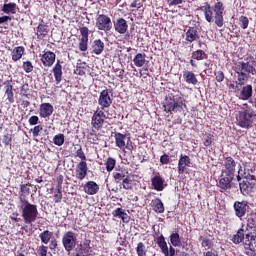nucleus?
<instances>
[{
  "label": "nucleus",
  "instance_id": "nucleus-1",
  "mask_svg": "<svg viewBox=\"0 0 256 256\" xmlns=\"http://www.w3.org/2000/svg\"><path fill=\"white\" fill-rule=\"evenodd\" d=\"M245 61H238L234 64V71L238 75V85L240 86L245 85L249 81V75H256L255 58L250 56L245 58Z\"/></svg>",
  "mask_w": 256,
  "mask_h": 256
},
{
  "label": "nucleus",
  "instance_id": "nucleus-2",
  "mask_svg": "<svg viewBox=\"0 0 256 256\" xmlns=\"http://www.w3.org/2000/svg\"><path fill=\"white\" fill-rule=\"evenodd\" d=\"M19 201L21 203L22 218L26 225H31L37 221L39 216V210L37 209L36 204H32L23 196H19Z\"/></svg>",
  "mask_w": 256,
  "mask_h": 256
},
{
  "label": "nucleus",
  "instance_id": "nucleus-3",
  "mask_svg": "<svg viewBox=\"0 0 256 256\" xmlns=\"http://www.w3.org/2000/svg\"><path fill=\"white\" fill-rule=\"evenodd\" d=\"M164 111L166 113H181L183 112V100L181 97L169 94L164 102Z\"/></svg>",
  "mask_w": 256,
  "mask_h": 256
},
{
  "label": "nucleus",
  "instance_id": "nucleus-4",
  "mask_svg": "<svg viewBox=\"0 0 256 256\" xmlns=\"http://www.w3.org/2000/svg\"><path fill=\"white\" fill-rule=\"evenodd\" d=\"M255 112L250 110H242L238 114V125L242 129H251L253 127V119H255Z\"/></svg>",
  "mask_w": 256,
  "mask_h": 256
},
{
  "label": "nucleus",
  "instance_id": "nucleus-5",
  "mask_svg": "<svg viewBox=\"0 0 256 256\" xmlns=\"http://www.w3.org/2000/svg\"><path fill=\"white\" fill-rule=\"evenodd\" d=\"M96 28L98 31L109 33V31L113 29V21H111V17L107 14H98L96 17Z\"/></svg>",
  "mask_w": 256,
  "mask_h": 256
},
{
  "label": "nucleus",
  "instance_id": "nucleus-6",
  "mask_svg": "<svg viewBox=\"0 0 256 256\" xmlns=\"http://www.w3.org/2000/svg\"><path fill=\"white\" fill-rule=\"evenodd\" d=\"M62 245L67 253H71L77 247V235L73 231H67L62 236Z\"/></svg>",
  "mask_w": 256,
  "mask_h": 256
},
{
  "label": "nucleus",
  "instance_id": "nucleus-7",
  "mask_svg": "<svg viewBox=\"0 0 256 256\" xmlns=\"http://www.w3.org/2000/svg\"><path fill=\"white\" fill-rule=\"evenodd\" d=\"M106 119H107V114H105L103 109L97 108L91 118V125L93 129H96V131L103 129V125L105 124Z\"/></svg>",
  "mask_w": 256,
  "mask_h": 256
},
{
  "label": "nucleus",
  "instance_id": "nucleus-8",
  "mask_svg": "<svg viewBox=\"0 0 256 256\" xmlns=\"http://www.w3.org/2000/svg\"><path fill=\"white\" fill-rule=\"evenodd\" d=\"M98 105L102 110L109 109V106L113 105V89H105L100 92Z\"/></svg>",
  "mask_w": 256,
  "mask_h": 256
},
{
  "label": "nucleus",
  "instance_id": "nucleus-9",
  "mask_svg": "<svg viewBox=\"0 0 256 256\" xmlns=\"http://www.w3.org/2000/svg\"><path fill=\"white\" fill-rule=\"evenodd\" d=\"M256 178L255 175H247L246 179L239 183L240 191L242 195H249L255 188Z\"/></svg>",
  "mask_w": 256,
  "mask_h": 256
},
{
  "label": "nucleus",
  "instance_id": "nucleus-10",
  "mask_svg": "<svg viewBox=\"0 0 256 256\" xmlns=\"http://www.w3.org/2000/svg\"><path fill=\"white\" fill-rule=\"evenodd\" d=\"M233 179H235V176L221 172V176L217 185L220 189V193H225V191L233 187Z\"/></svg>",
  "mask_w": 256,
  "mask_h": 256
},
{
  "label": "nucleus",
  "instance_id": "nucleus-11",
  "mask_svg": "<svg viewBox=\"0 0 256 256\" xmlns=\"http://www.w3.org/2000/svg\"><path fill=\"white\" fill-rule=\"evenodd\" d=\"M80 35L78 49L85 53L89 49V28L87 26L80 27Z\"/></svg>",
  "mask_w": 256,
  "mask_h": 256
},
{
  "label": "nucleus",
  "instance_id": "nucleus-12",
  "mask_svg": "<svg viewBox=\"0 0 256 256\" xmlns=\"http://www.w3.org/2000/svg\"><path fill=\"white\" fill-rule=\"evenodd\" d=\"M224 162H223V169L221 173L227 174V175H232L235 176V169L237 167V162L233 157L231 156H225L223 155Z\"/></svg>",
  "mask_w": 256,
  "mask_h": 256
},
{
  "label": "nucleus",
  "instance_id": "nucleus-13",
  "mask_svg": "<svg viewBox=\"0 0 256 256\" xmlns=\"http://www.w3.org/2000/svg\"><path fill=\"white\" fill-rule=\"evenodd\" d=\"M233 209L236 217H238V219H243V217L247 215V211H249V202L246 200L235 201Z\"/></svg>",
  "mask_w": 256,
  "mask_h": 256
},
{
  "label": "nucleus",
  "instance_id": "nucleus-14",
  "mask_svg": "<svg viewBox=\"0 0 256 256\" xmlns=\"http://www.w3.org/2000/svg\"><path fill=\"white\" fill-rule=\"evenodd\" d=\"M191 171V158L187 155H181L178 161V173L179 175H189Z\"/></svg>",
  "mask_w": 256,
  "mask_h": 256
},
{
  "label": "nucleus",
  "instance_id": "nucleus-15",
  "mask_svg": "<svg viewBox=\"0 0 256 256\" xmlns=\"http://www.w3.org/2000/svg\"><path fill=\"white\" fill-rule=\"evenodd\" d=\"M55 59H57V55L51 50H44L43 54L40 56V61L44 67H53Z\"/></svg>",
  "mask_w": 256,
  "mask_h": 256
},
{
  "label": "nucleus",
  "instance_id": "nucleus-16",
  "mask_svg": "<svg viewBox=\"0 0 256 256\" xmlns=\"http://www.w3.org/2000/svg\"><path fill=\"white\" fill-rule=\"evenodd\" d=\"M114 138H115V145L119 149H122L125 151V149H128V151H133V145L125 144V139H127V135L120 133V132H114Z\"/></svg>",
  "mask_w": 256,
  "mask_h": 256
},
{
  "label": "nucleus",
  "instance_id": "nucleus-17",
  "mask_svg": "<svg viewBox=\"0 0 256 256\" xmlns=\"http://www.w3.org/2000/svg\"><path fill=\"white\" fill-rule=\"evenodd\" d=\"M112 27H114V30L116 33H119V35H125L129 30V24H127V20H125V18H117L112 24Z\"/></svg>",
  "mask_w": 256,
  "mask_h": 256
},
{
  "label": "nucleus",
  "instance_id": "nucleus-18",
  "mask_svg": "<svg viewBox=\"0 0 256 256\" xmlns=\"http://www.w3.org/2000/svg\"><path fill=\"white\" fill-rule=\"evenodd\" d=\"M244 248L247 251H252V253H255V251H256V234H253V232H249L245 235Z\"/></svg>",
  "mask_w": 256,
  "mask_h": 256
},
{
  "label": "nucleus",
  "instance_id": "nucleus-19",
  "mask_svg": "<svg viewBox=\"0 0 256 256\" xmlns=\"http://www.w3.org/2000/svg\"><path fill=\"white\" fill-rule=\"evenodd\" d=\"M53 111H55L53 104L45 102L40 105L39 115L42 119H47L53 115Z\"/></svg>",
  "mask_w": 256,
  "mask_h": 256
},
{
  "label": "nucleus",
  "instance_id": "nucleus-20",
  "mask_svg": "<svg viewBox=\"0 0 256 256\" xmlns=\"http://www.w3.org/2000/svg\"><path fill=\"white\" fill-rule=\"evenodd\" d=\"M151 183L155 191H163L165 187H167V184H165V179H163L159 173L151 178Z\"/></svg>",
  "mask_w": 256,
  "mask_h": 256
},
{
  "label": "nucleus",
  "instance_id": "nucleus-21",
  "mask_svg": "<svg viewBox=\"0 0 256 256\" xmlns=\"http://www.w3.org/2000/svg\"><path fill=\"white\" fill-rule=\"evenodd\" d=\"M89 171V167L87 166V162L80 161L76 166V177L79 181H83L85 177H87V173Z\"/></svg>",
  "mask_w": 256,
  "mask_h": 256
},
{
  "label": "nucleus",
  "instance_id": "nucleus-22",
  "mask_svg": "<svg viewBox=\"0 0 256 256\" xmlns=\"http://www.w3.org/2000/svg\"><path fill=\"white\" fill-rule=\"evenodd\" d=\"M52 73L54 75L56 85H59V83L63 81V66L61 65V62L59 60L54 65Z\"/></svg>",
  "mask_w": 256,
  "mask_h": 256
},
{
  "label": "nucleus",
  "instance_id": "nucleus-23",
  "mask_svg": "<svg viewBox=\"0 0 256 256\" xmlns=\"http://www.w3.org/2000/svg\"><path fill=\"white\" fill-rule=\"evenodd\" d=\"M4 90L8 103H10V105L15 103V92L13 90V84H11L9 81H6L4 83Z\"/></svg>",
  "mask_w": 256,
  "mask_h": 256
},
{
  "label": "nucleus",
  "instance_id": "nucleus-24",
  "mask_svg": "<svg viewBox=\"0 0 256 256\" xmlns=\"http://www.w3.org/2000/svg\"><path fill=\"white\" fill-rule=\"evenodd\" d=\"M84 192L87 195H97L99 193V184L95 181H88L84 185Z\"/></svg>",
  "mask_w": 256,
  "mask_h": 256
},
{
  "label": "nucleus",
  "instance_id": "nucleus-25",
  "mask_svg": "<svg viewBox=\"0 0 256 256\" xmlns=\"http://www.w3.org/2000/svg\"><path fill=\"white\" fill-rule=\"evenodd\" d=\"M197 11H203L205 19L208 23L213 22V10L211 9V4L206 2L204 6L196 9Z\"/></svg>",
  "mask_w": 256,
  "mask_h": 256
},
{
  "label": "nucleus",
  "instance_id": "nucleus-26",
  "mask_svg": "<svg viewBox=\"0 0 256 256\" xmlns=\"http://www.w3.org/2000/svg\"><path fill=\"white\" fill-rule=\"evenodd\" d=\"M91 49L94 55H101L105 51V42L101 39H96L92 42Z\"/></svg>",
  "mask_w": 256,
  "mask_h": 256
},
{
  "label": "nucleus",
  "instance_id": "nucleus-27",
  "mask_svg": "<svg viewBox=\"0 0 256 256\" xmlns=\"http://www.w3.org/2000/svg\"><path fill=\"white\" fill-rule=\"evenodd\" d=\"M0 11L8 16L15 15L17 13V3L9 2V3L3 4Z\"/></svg>",
  "mask_w": 256,
  "mask_h": 256
},
{
  "label": "nucleus",
  "instance_id": "nucleus-28",
  "mask_svg": "<svg viewBox=\"0 0 256 256\" xmlns=\"http://www.w3.org/2000/svg\"><path fill=\"white\" fill-rule=\"evenodd\" d=\"M256 230V213L251 212L247 215L246 218V231H255Z\"/></svg>",
  "mask_w": 256,
  "mask_h": 256
},
{
  "label": "nucleus",
  "instance_id": "nucleus-29",
  "mask_svg": "<svg viewBox=\"0 0 256 256\" xmlns=\"http://www.w3.org/2000/svg\"><path fill=\"white\" fill-rule=\"evenodd\" d=\"M11 55H12V61H14V63H17V61H20L23 55H25V47L18 46L13 48V50L11 51Z\"/></svg>",
  "mask_w": 256,
  "mask_h": 256
},
{
  "label": "nucleus",
  "instance_id": "nucleus-30",
  "mask_svg": "<svg viewBox=\"0 0 256 256\" xmlns=\"http://www.w3.org/2000/svg\"><path fill=\"white\" fill-rule=\"evenodd\" d=\"M151 207L155 213H165V205L163 204V201L160 200V198H154L151 201Z\"/></svg>",
  "mask_w": 256,
  "mask_h": 256
},
{
  "label": "nucleus",
  "instance_id": "nucleus-31",
  "mask_svg": "<svg viewBox=\"0 0 256 256\" xmlns=\"http://www.w3.org/2000/svg\"><path fill=\"white\" fill-rule=\"evenodd\" d=\"M156 243L158 247L161 249L163 255L169 256V246H167V242L165 241V236L161 234L157 239Z\"/></svg>",
  "mask_w": 256,
  "mask_h": 256
},
{
  "label": "nucleus",
  "instance_id": "nucleus-32",
  "mask_svg": "<svg viewBox=\"0 0 256 256\" xmlns=\"http://www.w3.org/2000/svg\"><path fill=\"white\" fill-rule=\"evenodd\" d=\"M240 97L243 99V101H248V99H251V97H253V86L251 84L244 86L240 91Z\"/></svg>",
  "mask_w": 256,
  "mask_h": 256
},
{
  "label": "nucleus",
  "instance_id": "nucleus-33",
  "mask_svg": "<svg viewBox=\"0 0 256 256\" xmlns=\"http://www.w3.org/2000/svg\"><path fill=\"white\" fill-rule=\"evenodd\" d=\"M231 241L232 243H234V245H239L240 243H243V241H245V229H238L236 234L232 236Z\"/></svg>",
  "mask_w": 256,
  "mask_h": 256
},
{
  "label": "nucleus",
  "instance_id": "nucleus-34",
  "mask_svg": "<svg viewBox=\"0 0 256 256\" xmlns=\"http://www.w3.org/2000/svg\"><path fill=\"white\" fill-rule=\"evenodd\" d=\"M147 54L137 53L133 59L135 67H143L146 63Z\"/></svg>",
  "mask_w": 256,
  "mask_h": 256
},
{
  "label": "nucleus",
  "instance_id": "nucleus-35",
  "mask_svg": "<svg viewBox=\"0 0 256 256\" xmlns=\"http://www.w3.org/2000/svg\"><path fill=\"white\" fill-rule=\"evenodd\" d=\"M91 255V247L89 245L80 244L76 249V256H89Z\"/></svg>",
  "mask_w": 256,
  "mask_h": 256
},
{
  "label": "nucleus",
  "instance_id": "nucleus-36",
  "mask_svg": "<svg viewBox=\"0 0 256 256\" xmlns=\"http://www.w3.org/2000/svg\"><path fill=\"white\" fill-rule=\"evenodd\" d=\"M49 34V27L46 24H39L37 27V38L45 39Z\"/></svg>",
  "mask_w": 256,
  "mask_h": 256
},
{
  "label": "nucleus",
  "instance_id": "nucleus-37",
  "mask_svg": "<svg viewBox=\"0 0 256 256\" xmlns=\"http://www.w3.org/2000/svg\"><path fill=\"white\" fill-rule=\"evenodd\" d=\"M51 237H53V232L49 230H44L39 234L41 243H43L44 245H49V242L51 241Z\"/></svg>",
  "mask_w": 256,
  "mask_h": 256
},
{
  "label": "nucleus",
  "instance_id": "nucleus-38",
  "mask_svg": "<svg viewBox=\"0 0 256 256\" xmlns=\"http://www.w3.org/2000/svg\"><path fill=\"white\" fill-rule=\"evenodd\" d=\"M247 175H251V172H249V166L246 164L243 167H240L238 170V175H237V181H241V179H247Z\"/></svg>",
  "mask_w": 256,
  "mask_h": 256
},
{
  "label": "nucleus",
  "instance_id": "nucleus-39",
  "mask_svg": "<svg viewBox=\"0 0 256 256\" xmlns=\"http://www.w3.org/2000/svg\"><path fill=\"white\" fill-rule=\"evenodd\" d=\"M115 165H117V160H115V158L108 157L106 159L105 166H106V171L108 173H111V171H113V169H115Z\"/></svg>",
  "mask_w": 256,
  "mask_h": 256
},
{
  "label": "nucleus",
  "instance_id": "nucleus-40",
  "mask_svg": "<svg viewBox=\"0 0 256 256\" xmlns=\"http://www.w3.org/2000/svg\"><path fill=\"white\" fill-rule=\"evenodd\" d=\"M114 182L119 184L121 181H123L127 175H125V172L123 170H119L118 172H113L112 174Z\"/></svg>",
  "mask_w": 256,
  "mask_h": 256
},
{
  "label": "nucleus",
  "instance_id": "nucleus-41",
  "mask_svg": "<svg viewBox=\"0 0 256 256\" xmlns=\"http://www.w3.org/2000/svg\"><path fill=\"white\" fill-rule=\"evenodd\" d=\"M31 186V183L20 185V197H24V199H26L27 195L31 193V189L29 188Z\"/></svg>",
  "mask_w": 256,
  "mask_h": 256
},
{
  "label": "nucleus",
  "instance_id": "nucleus-42",
  "mask_svg": "<svg viewBox=\"0 0 256 256\" xmlns=\"http://www.w3.org/2000/svg\"><path fill=\"white\" fill-rule=\"evenodd\" d=\"M170 242L173 247H180L181 246V238L179 237V233H172L170 235Z\"/></svg>",
  "mask_w": 256,
  "mask_h": 256
},
{
  "label": "nucleus",
  "instance_id": "nucleus-43",
  "mask_svg": "<svg viewBox=\"0 0 256 256\" xmlns=\"http://www.w3.org/2000/svg\"><path fill=\"white\" fill-rule=\"evenodd\" d=\"M53 143L54 145H57L58 147H61L65 143V135L64 134H56L53 137Z\"/></svg>",
  "mask_w": 256,
  "mask_h": 256
},
{
  "label": "nucleus",
  "instance_id": "nucleus-44",
  "mask_svg": "<svg viewBox=\"0 0 256 256\" xmlns=\"http://www.w3.org/2000/svg\"><path fill=\"white\" fill-rule=\"evenodd\" d=\"M122 187H123V189H125L126 191H129V190L133 189V180H131V178H129V176H126V177L122 180Z\"/></svg>",
  "mask_w": 256,
  "mask_h": 256
},
{
  "label": "nucleus",
  "instance_id": "nucleus-45",
  "mask_svg": "<svg viewBox=\"0 0 256 256\" xmlns=\"http://www.w3.org/2000/svg\"><path fill=\"white\" fill-rule=\"evenodd\" d=\"M213 11L215 15H223V13L225 12V6L223 5V2H217L214 5Z\"/></svg>",
  "mask_w": 256,
  "mask_h": 256
},
{
  "label": "nucleus",
  "instance_id": "nucleus-46",
  "mask_svg": "<svg viewBox=\"0 0 256 256\" xmlns=\"http://www.w3.org/2000/svg\"><path fill=\"white\" fill-rule=\"evenodd\" d=\"M136 253L138 256H147V250L143 242H139L136 247Z\"/></svg>",
  "mask_w": 256,
  "mask_h": 256
},
{
  "label": "nucleus",
  "instance_id": "nucleus-47",
  "mask_svg": "<svg viewBox=\"0 0 256 256\" xmlns=\"http://www.w3.org/2000/svg\"><path fill=\"white\" fill-rule=\"evenodd\" d=\"M22 69L25 73H33V69H35V67L31 61H25L22 64Z\"/></svg>",
  "mask_w": 256,
  "mask_h": 256
},
{
  "label": "nucleus",
  "instance_id": "nucleus-48",
  "mask_svg": "<svg viewBox=\"0 0 256 256\" xmlns=\"http://www.w3.org/2000/svg\"><path fill=\"white\" fill-rule=\"evenodd\" d=\"M193 59H197V61L207 59V54H205V51L203 50H197L193 52Z\"/></svg>",
  "mask_w": 256,
  "mask_h": 256
},
{
  "label": "nucleus",
  "instance_id": "nucleus-49",
  "mask_svg": "<svg viewBox=\"0 0 256 256\" xmlns=\"http://www.w3.org/2000/svg\"><path fill=\"white\" fill-rule=\"evenodd\" d=\"M13 141V135L11 134H5L2 139V143L5 145V147H11Z\"/></svg>",
  "mask_w": 256,
  "mask_h": 256
},
{
  "label": "nucleus",
  "instance_id": "nucleus-50",
  "mask_svg": "<svg viewBox=\"0 0 256 256\" xmlns=\"http://www.w3.org/2000/svg\"><path fill=\"white\" fill-rule=\"evenodd\" d=\"M214 141H215V138H213V135L207 134L203 140V145H204V147H211V145H213Z\"/></svg>",
  "mask_w": 256,
  "mask_h": 256
},
{
  "label": "nucleus",
  "instance_id": "nucleus-51",
  "mask_svg": "<svg viewBox=\"0 0 256 256\" xmlns=\"http://www.w3.org/2000/svg\"><path fill=\"white\" fill-rule=\"evenodd\" d=\"M239 23L241 29H247L249 27V18L247 16H240Z\"/></svg>",
  "mask_w": 256,
  "mask_h": 256
},
{
  "label": "nucleus",
  "instance_id": "nucleus-52",
  "mask_svg": "<svg viewBox=\"0 0 256 256\" xmlns=\"http://www.w3.org/2000/svg\"><path fill=\"white\" fill-rule=\"evenodd\" d=\"M48 252H49V247H47L45 245H40L37 249L38 256H47Z\"/></svg>",
  "mask_w": 256,
  "mask_h": 256
},
{
  "label": "nucleus",
  "instance_id": "nucleus-53",
  "mask_svg": "<svg viewBox=\"0 0 256 256\" xmlns=\"http://www.w3.org/2000/svg\"><path fill=\"white\" fill-rule=\"evenodd\" d=\"M202 239V247H205L206 249H211V247H213V240H211V238H203Z\"/></svg>",
  "mask_w": 256,
  "mask_h": 256
},
{
  "label": "nucleus",
  "instance_id": "nucleus-54",
  "mask_svg": "<svg viewBox=\"0 0 256 256\" xmlns=\"http://www.w3.org/2000/svg\"><path fill=\"white\" fill-rule=\"evenodd\" d=\"M214 19H215V25H217V27H223L224 25L223 14H215Z\"/></svg>",
  "mask_w": 256,
  "mask_h": 256
},
{
  "label": "nucleus",
  "instance_id": "nucleus-55",
  "mask_svg": "<svg viewBox=\"0 0 256 256\" xmlns=\"http://www.w3.org/2000/svg\"><path fill=\"white\" fill-rule=\"evenodd\" d=\"M75 157H78L81 159V161L87 162V156L85 155V152L83 151V147L79 146V149L76 151Z\"/></svg>",
  "mask_w": 256,
  "mask_h": 256
},
{
  "label": "nucleus",
  "instance_id": "nucleus-56",
  "mask_svg": "<svg viewBox=\"0 0 256 256\" xmlns=\"http://www.w3.org/2000/svg\"><path fill=\"white\" fill-rule=\"evenodd\" d=\"M131 9H136L139 11V9L143 8V1L141 0H133L130 4Z\"/></svg>",
  "mask_w": 256,
  "mask_h": 256
},
{
  "label": "nucleus",
  "instance_id": "nucleus-57",
  "mask_svg": "<svg viewBox=\"0 0 256 256\" xmlns=\"http://www.w3.org/2000/svg\"><path fill=\"white\" fill-rule=\"evenodd\" d=\"M57 193L54 195V203H61L63 199V189L56 188Z\"/></svg>",
  "mask_w": 256,
  "mask_h": 256
},
{
  "label": "nucleus",
  "instance_id": "nucleus-58",
  "mask_svg": "<svg viewBox=\"0 0 256 256\" xmlns=\"http://www.w3.org/2000/svg\"><path fill=\"white\" fill-rule=\"evenodd\" d=\"M21 97H29V84H23L20 89Z\"/></svg>",
  "mask_w": 256,
  "mask_h": 256
},
{
  "label": "nucleus",
  "instance_id": "nucleus-59",
  "mask_svg": "<svg viewBox=\"0 0 256 256\" xmlns=\"http://www.w3.org/2000/svg\"><path fill=\"white\" fill-rule=\"evenodd\" d=\"M215 79L218 83H223L225 81V73L221 70L215 72Z\"/></svg>",
  "mask_w": 256,
  "mask_h": 256
},
{
  "label": "nucleus",
  "instance_id": "nucleus-60",
  "mask_svg": "<svg viewBox=\"0 0 256 256\" xmlns=\"http://www.w3.org/2000/svg\"><path fill=\"white\" fill-rule=\"evenodd\" d=\"M183 78L185 79L186 83H193V74L190 71H184Z\"/></svg>",
  "mask_w": 256,
  "mask_h": 256
},
{
  "label": "nucleus",
  "instance_id": "nucleus-61",
  "mask_svg": "<svg viewBox=\"0 0 256 256\" xmlns=\"http://www.w3.org/2000/svg\"><path fill=\"white\" fill-rule=\"evenodd\" d=\"M160 163L162 165H169V163H171V157H169V154H163L160 157Z\"/></svg>",
  "mask_w": 256,
  "mask_h": 256
},
{
  "label": "nucleus",
  "instance_id": "nucleus-62",
  "mask_svg": "<svg viewBox=\"0 0 256 256\" xmlns=\"http://www.w3.org/2000/svg\"><path fill=\"white\" fill-rule=\"evenodd\" d=\"M41 131H43L42 125L35 126L32 130L33 137H39V133H41Z\"/></svg>",
  "mask_w": 256,
  "mask_h": 256
},
{
  "label": "nucleus",
  "instance_id": "nucleus-63",
  "mask_svg": "<svg viewBox=\"0 0 256 256\" xmlns=\"http://www.w3.org/2000/svg\"><path fill=\"white\" fill-rule=\"evenodd\" d=\"M124 212L125 211H123V208H116L115 210L112 211V215L113 217H119V219H121Z\"/></svg>",
  "mask_w": 256,
  "mask_h": 256
},
{
  "label": "nucleus",
  "instance_id": "nucleus-64",
  "mask_svg": "<svg viewBox=\"0 0 256 256\" xmlns=\"http://www.w3.org/2000/svg\"><path fill=\"white\" fill-rule=\"evenodd\" d=\"M28 123L29 125H37V123H39V116H31Z\"/></svg>",
  "mask_w": 256,
  "mask_h": 256
}]
</instances>
